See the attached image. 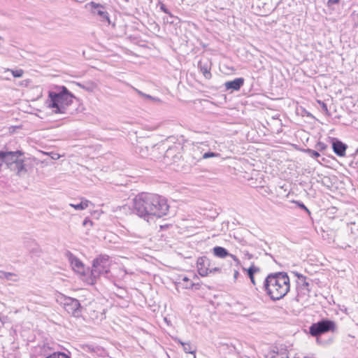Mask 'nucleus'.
I'll use <instances>...</instances> for the list:
<instances>
[{"label": "nucleus", "instance_id": "bb28decb", "mask_svg": "<svg viewBox=\"0 0 358 358\" xmlns=\"http://www.w3.org/2000/svg\"><path fill=\"white\" fill-rule=\"evenodd\" d=\"M315 148L318 151H323L327 148V145L324 143L320 141L315 145Z\"/></svg>", "mask_w": 358, "mask_h": 358}, {"label": "nucleus", "instance_id": "72a5a7b5", "mask_svg": "<svg viewBox=\"0 0 358 358\" xmlns=\"http://www.w3.org/2000/svg\"><path fill=\"white\" fill-rule=\"evenodd\" d=\"M143 97H145V99H148L150 100H152V101H159V102L160 101L159 99H158L157 97H153V96H150L149 94H145Z\"/></svg>", "mask_w": 358, "mask_h": 358}, {"label": "nucleus", "instance_id": "2eb2a0df", "mask_svg": "<svg viewBox=\"0 0 358 358\" xmlns=\"http://www.w3.org/2000/svg\"><path fill=\"white\" fill-rule=\"evenodd\" d=\"M244 81L243 78H237L233 80L226 82L224 85L227 90L238 91L243 85Z\"/></svg>", "mask_w": 358, "mask_h": 358}, {"label": "nucleus", "instance_id": "6e6552de", "mask_svg": "<svg viewBox=\"0 0 358 358\" xmlns=\"http://www.w3.org/2000/svg\"><path fill=\"white\" fill-rule=\"evenodd\" d=\"M59 300L69 314L77 317L81 315V306L78 299L62 295Z\"/></svg>", "mask_w": 358, "mask_h": 358}, {"label": "nucleus", "instance_id": "f8f14e48", "mask_svg": "<svg viewBox=\"0 0 358 358\" xmlns=\"http://www.w3.org/2000/svg\"><path fill=\"white\" fill-rule=\"evenodd\" d=\"M210 259L206 256L200 257L196 262V267L199 274L201 276H207L208 275V270H210Z\"/></svg>", "mask_w": 358, "mask_h": 358}, {"label": "nucleus", "instance_id": "a211bd4d", "mask_svg": "<svg viewBox=\"0 0 358 358\" xmlns=\"http://www.w3.org/2000/svg\"><path fill=\"white\" fill-rule=\"evenodd\" d=\"M69 253L70 255L71 264L73 269L76 270L78 272H82L84 268V264L83 262L78 257L73 256L71 253Z\"/></svg>", "mask_w": 358, "mask_h": 358}, {"label": "nucleus", "instance_id": "412c9836", "mask_svg": "<svg viewBox=\"0 0 358 358\" xmlns=\"http://www.w3.org/2000/svg\"><path fill=\"white\" fill-rule=\"evenodd\" d=\"M78 85L89 92H94L96 88V85L93 82H88L84 84L78 83Z\"/></svg>", "mask_w": 358, "mask_h": 358}, {"label": "nucleus", "instance_id": "a19ab883", "mask_svg": "<svg viewBox=\"0 0 358 358\" xmlns=\"http://www.w3.org/2000/svg\"><path fill=\"white\" fill-rule=\"evenodd\" d=\"M3 164V157H0V167L2 166Z\"/></svg>", "mask_w": 358, "mask_h": 358}, {"label": "nucleus", "instance_id": "9d476101", "mask_svg": "<svg viewBox=\"0 0 358 358\" xmlns=\"http://www.w3.org/2000/svg\"><path fill=\"white\" fill-rule=\"evenodd\" d=\"M87 6L90 8L92 13L98 15L100 20L110 23L109 14L103 5L91 1L87 3Z\"/></svg>", "mask_w": 358, "mask_h": 358}, {"label": "nucleus", "instance_id": "9b49d317", "mask_svg": "<svg viewBox=\"0 0 358 358\" xmlns=\"http://www.w3.org/2000/svg\"><path fill=\"white\" fill-rule=\"evenodd\" d=\"M213 255L219 258H225L227 257H229L233 259L235 263L236 266L238 268L241 264L240 260L236 257V256L229 253L227 249L221 246H215L213 248Z\"/></svg>", "mask_w": 358, "mask_h": 358}, {"label": "nucleus", "instance_id": "ddd939ff", "mask_svg": "<svg viewBox=\"0 0 358 358\" xmlns=\"http://www.w3.org/2000/svg\"><path fill=\"white\" fill-rule=\"evenodd\" d=\"M347 148V145L340 140L336 138H334L332 140V148L336 155L339 157H344L345 155Z\"/></svg>", "mask_w": 358, "mask_h": 358}, {"label": "nucleus", "instance_id": "4468645a", "mask_svg": "<svg viewBox=\"0 0 358 358\" xmlns=\"http://www.w3.org/2000/svg\"><path fill=\"white\" fill-rule=\"evenodd\" d=\"M211 62L208 59H203L199 62L198 66L200 71L206 79H210L212 74L210 73Z\"/></svg>", "mask_w": 358, "mask_h": 358}, {"label": "nucleus", "instance_id": "20e7f679", "mask_svg": "<svg viewBox=\"0 0 358 358\" xmlns=\"http://www.w3.org/2000/svg\"><path fill=\"white\" fill-rule=\"evenodd\" d=\"M152 194L142 192L134 199V210L136 213L144 220L151 219Z\"/></svg>", "mask_w": 358, "mask_h": 358}, {"label": "nucleus", "instance_id": "5701e85b", "mask_svg": "<svg viewBox=\"0 0 358 358\" xmlns=\"http://www.w3.org/2000/svg\"><path fill=\"white\" fill-rule=\"evenodd\" d=\"M182 346L186 353L194 354L196 352V348L189 343H182Z\"/></svg>", "mask_w": 358, "mask_h": 358}, {"label": "nucleus", "instance_id": "ea45409f", "mask_svg": "<svg viewBox=\"0 0 358 358\" xmlns=\"http://www.w3.org/2000/svg\"><path fill=\"white\" fill-rule=\"evenodd\" d=\"M136 92H137V93H138L139 95H141V96H143V97L144 96L145 94H144L143 92H141V91H139V90H136Z\"/></svg>", "mask_w": 358, "mask_h": 358}, {"label": "nucleus", "instance_id": "6ab92c4d", "mask_svg": "<svg viewBox=\"0 0 358 358\" xmlns=\"http://www.w3.org/2000/svg\"><path fill=\"white\" fill-rule=\"evenodd\" d=\"M243 270L246 271V269L244 268H243ZM259 271H260L259 268L255 266L253 264L247 269V273L248 275V277L250 278V279L253 285H255L254 275L255 273H257Z\"/></svg>", "mask_w": 358, "mask_h": 358}, {"label": "nucleus", "instance_id": "c756f323", "mask_svg": "<svg viewBox=\"0 0 358 358\" xmlns=\"http://www.w3.org/2000/svg\"><path fill=\"white\" fill-rule=\"evenodd\" d=\"M318 150H313L310 149L307 150V152L312 157L316 158L320 156V153L317 152Z\"/></svg>", "mask_w": 358, "mask_h": 358}, {"label": "nucleus", "instance_id": "0eeeda50", "mask_svg": "<svg viewBox=\"0 0 358 358\" xmlns=\"http://www.w3.org/2000/svg\"><path fill=\"white\" fill-rule=\"evenodd\" d=\"M151 219L154 217H162L169 211V206L167 201L158 194H152Z\"/></svg>", "mask_w": 358, "mask_h": 358}, {"label": "nucleus", "instance_id": "f03ea898", "mask_svg": "<svg viewBox=\"0 0 358 358\" xmlns=\"http://www.w3.org/2000/svg\"><path fill=\"white\" fill-rule=\"evenodd\" d=\"M264 287L271 299L280 300L289 291V278L285 272L270 273L264 280Z\"/></svg>", "mask_w": 358, "mask_h": 358}, {"label": "nucleus", "instance_id": "1a4fd4ad", "mask_svg": "<svg viewBox=\"0 0 358 358\" xmlns=\"http://www.w3.org/2000/svg\"><path fill=\"white\" fill-rule=\"evenodd\" d=\"M182 147L180 145H174L168 149H165L163 153V162L167 165H171L178 162L182 158Z\"/></svg>", "mask_w": 358, "mask_h": 358}, {"label": "nucleus", "instance_id": "2f4dec72", "mask_svg": "<svg viewBox=\"0 0 358 358\" xmlns=\"http://www.w3.org/2000/svg\"><path fill=\"white\" fill-rule=\"evenodd\" d=\"M83 225L86 227H87L88 226L91 227L93 225V222L91 220L86 217L83 222Z\"/></svg>", "mask_w": 358, "mask_h": 358}, {"label": "nucleus", "instance_id": "f3484780", "mask_svg": "<svg viewBox=\"0 0 358 358\" xmlns=\"http://www.w3.org/2000/svg\"><path fill=\"white\" fill-rule=\"evenodd\" d=\"M165 147L164 145H154L151 146L150 149L149 148V154L148 155L152 156L153 158L156 159H161L163 156L162 154L164 152Z\"/></svg>", "mask_w": 358, "mask_h": 358}, {"label": "nucleus", "instance_id": "423d86ee", "mask_svg": "<svg viewBox=\"0 0 358 358\" xmlns=\"http://www.w3.org/2000/svg\"><path fill=\"white\" fill-rule=\"evenodd\" d=\"M336 329V323L329 319H322L316 323H313L309 327V334L316 337L317 342H319V337L328 332H334Z\"/></svg>", "mask_w": 358, "mask_h": 358}, {"label": "nucleus", "instance_id": "e433bc0d", "mask_svg": "<svg viewBox=\"0 0 358 358\" xmlns=\"http://www.w3.org/2000/svg\"><path fill=\"white\" fill-rule=\"evenodd\" d=\"M340 0H328L327 1V6H331L333 5L338 3Z\"/></svg>", "mask_w": 358, "mask_h": 358}, {"label": "nucleus", "instance_id": "aec40b11", "mask_svg": "<svg viewBox=\"0 0 358 358\" xmlns=\"http://www.w3.org/2000/svg\"><path fill=\"white\" fill-rule=\"evenodd\" d=\"M90 201L88 200H82L79 203H70V206L78 210H82L87 208L89 206Z\"/></svg>", "mask_w": 358, "mask_h": 358}, {"label": "nucleus", "instance_id": "37998d69", "mask_svg": "<svg viewBox=\"0 0 358 358\" xmlns=\"http://www.w3.org/2000/svg\"><path fill=\"white\" fill-rule=\"evenodd\" d=\"M275 356L272 357L271 358H275Z\"/></svg>", "mask_w": 358, "mask_h": 358}, {"label": "nucleus", "instance_id": "393cba45", "mask_svg": "<svg viewBox=\"0 0 358 358\" xmlns=\"http://www.w3.org/2000/svg\"><path fill=\"white\" fill-rule=\"evenodd\" d=\"M45 358H70L64 352H54Z\"/></svg>", "mask_w": 358, "mask_h": 358}, {"label": "nucleus", "instance_id": "7c9ffc66", "mask_svg": "<svg viewBox=\"0 0 358 358\" xmlns=\"http://www.w3.org/2000/svg\"><path fill=\"white\" fill-rule=\"evenodd\" d=\"M160 9L165 13L169 14L171 17L173 15L169 12V10L166 8V6L163 3H160Z\"/></svg>", "mask_w": 358, "mask_h": 358}, {"label": "nucleus", "instance_id": "4be33fe9", "mask_svg": "<svg viewBox=\"0 0 358 358\" xmlns=\"http://www.w3.org/2000/svg\"><path fill=\"white\" fill-rule=\"evenodd\" d=\"M296 275L297 276L298 279L302 282L303 287L306 288V290L308 292H310V283L306 280V277L304 276L303 275L298 273L296 274Z\"/></svg>", "mask_w": 358, "mask_h": 358}, {"label": "nucleus", "instance_id": "c9c22d12", "mask_svg": "<svg viewBox=\"0 0 358 358\" xmlns=\"http://www.w3.org/2000/svg\"><path fill=\"white\" fill-rule=\"evenodd\" d=\"M319 103L320 105L322 107V109L326 113H327L329 111H328V108H327V106L326 103H324V102H322V101H319Z\"/></svg>", "mask_w": 358, "mask_h": 358}, {"label": "nucleus", "instance_id": "f704fd0d", "mask_svg": "<svg viewBox=\"0 0 358 358\" xmlns=\"http://www.w3.org/2000/svg\"><path fill=\"white\" fill-rule=\"evenodd\" d=\"M221 273V268L220 267H214V268H210V270H208V274L209 273Z\"/></svg>", "mask_w": 358, "mask_h": 358}, {"label": "nucleus", "instance_id": "58836bf2", "mask_svg": "<svg viewBox=\"0 0 358 358\" xmlns=\"http://www.w3.org/2000/svg\"><path fill=\"white\" fill-rule=\"evenodd\" d=\"M238 275H239V273H238V269H235L234 270V279H237Z\"/></svg>", "mask_w": 358, "mask_h": 358}, {"label": "nucleus", "instance_id": "f257e3e1", "mask_svg": "<svg viewBox=\"0 0 358 358\" xmlns=\"http://www.w3.org/2000/svg\"><path fill=\"white\" fill-rule=\"evenodd\" d=\"M75 98V96L66 87H57L55 90L48 92V98L45 101V105L52 110V113L63 115L64 116L62 118H66L73 113L70 110L69 106Z\"/></svg>", "mask_w": 358, "mask_h": 358}, {"label": "nucleus", "instance_id": "b1692460", "mask_svg": "<svg viewBox=\"0 0 358 358\" xmlns=\"http://www.w3.org/2000/svg\"><path fill=\"white\" fill-rule=\"evenodd\" d=\"M12 276H16V274L10 272H5L3 271H0V278L1 279H6L8 280H13L11 278ZM13 281H16V280H13Z\"/></svg>", "mask_w": 358, "mask_h": 358}, {"label": "nucleus", "instance_id": "39448f33", "mask_svg": "<svg viewBox=\"0 0 358 358\" xmlns=\"http://www.w3.org/2000/svg\"><path fill=\"white\" fill-rule=\"evenodd\" d=\"M110 262L109 257L106 255H101L92 262L91 271V278L92 281L96 280L101 275L108 277L110 271Z\"/></svg>", "mask_w": 358, "mask_h": 358}, {"label": "nucleus", "instance_id": "a878e982", "mask_svg": "<svg viewBox=\"0 0 358 358\" xmlns=\"http://www.w3.org/2000/svg\"><path fill=\"white\" fill-rule=\"evenodd\" d=\"M8 71H10L12 75L15 78H21L24 73V71L22 69H16V70L8 69Z\"/></svg>", "mask_w": 358, "mask_h": 358}, {"label": "nucleus", "instance_id": "7ed1b4c3", "mask_svg": "<svg viewBox=\"0 0 358 358\" xmlns=\"http://www.w3.org/2000/svg\"><path fill=\"white\" fill-rule=\"evenodd\" d=\"M23 153L21 151L8 152L0 151V157H3V163L11 171H15L20 177L25 175L27 170L24 164V160L20 158Z\"/></svg>", "mask_w": 358, "mask_h": 358}, {"label": "nucleus", "instance_id": "79ce46f5", "mask_svg": "<svg viewBox=\"0 0 358 358\" xmlns=\"http://www.w3.org/2000/svg\"><path fill=\"white\" fill-rule=\"evenodd\" d=\"M178 343L182 345V343H185V342L181 341L180 339H178Z\"/></svg>", "mask_w": 358, "mask_h": 358}, {"label": "nucleus", "instance_id": "c85d7f7f", "mask_svg": "<svg viewBox=\"0 0 358 358\" xmlns=\"http://www.w3.org/2000/svg\"><path fill=\"white\" fill-rule=\"evenodd\" d=\"M182 280L184 282H186L187 283L184 285L185 288L186 289H188V288H192L193 286H194V283L192 282L191 281H189V278H187V277H184L182 278Z\"/></svg>", "mask_w": 358, "mask_h": 358}, {"label": "nucleus", "instance_id": "dca6fc26", "mask_svg": "<svg viewBox=\"0 0 358 358\" xmlns=\"http://www.w3.org/2000/svg\"><path fill=\"white\" fill-rule=\"evenodd\" d=\"M147 141V139L141 138L135 147V152L139 153L143 157L149 154V147Z\"/></svg>", "mask_w": 358, "mask_h": 358}, {"label": "nucleus", "instance_id": "cd10ccee", "mask_svg": "<svg viewBox=\"0 0 358 358\" xmlns=\"http://www.w3.org/2000/svg\"><path fill=\"white\" fill-rule=\"evenodd\" d=\"M218 156H220V154H218V153H215V152H205L203 155V159H208L210 157H218Z\"/></svg>", "mask_w": 358, "mask_h": 358}, {"label": "nucleus", "instance_id": "473e14b6", "mask_svg": "<svg viewBox=\"0 0 358 358\" xmlns=\"http://www.w3.org/2000/svg\"><path fill=\"white\" fill-rule=\"evenodd\" d=\"M296 203H297L298 206H299L300 208H301V209H303V210H306L308 214H310V210H308V208H307V207H306V206H305L302 202L296 201Z\"/></svg>", "mask_w": 358, "mask_h": 358}, {"label": "nucleus", "instance_id": "4c0bfd02", "mask_svg": "<svg viewBox=\"0 0 358 358\" xmlns=\"http://www.w3.org/2000/svg\"><path fill=\"white\" fill-rule=\"evenodd\" d=\"M330 182V178H328V177H324L322 180V182L324 185H326V186H329V182Z\"/></svg>", "mask_w": 358, "mask_h": 358}]
</instances>
